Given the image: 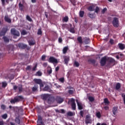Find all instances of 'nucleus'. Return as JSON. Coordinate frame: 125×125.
Here are the masks:
<instances>
[{
	"mask_svg": "<svg viewBox=\"0 0 125 125\" xmlns=\"http://www.w3.org/2000/svg\"><path fill=\"white\" fill-rule=\"evenodd\" d=\"M43 66L44 67V68H46L47 66V62H44L43 63Z\"/></svg>",
	"mask_w": 125,
	"mask_h": 125,
	"instance_id": "63",
	"label": "nucleus"
},
{
	"mask_svg": "<svg viewBox=\"0 0 125 125\" xmlns=\"http://www.w3.org/2000/svg\"><path fill=\"white\" fill-rule=\"evenodd\" d=\"M109 42L111 44H114V40L113 39H110Z\"/></svg>",
	"mask_w": 125,
	"mask_h": 125,
	"instance_id": "59",
	"label": "nucleus"
},
{
	"mask_svg": "<svg viewBox=\"0 0 125 125\" xmlns=\"http://www.w3.org/2000/svg\"><path fill=\"white\" fill-rule=\"evenodd\" d=\"M45 58H46V56L45 55H43L42 56V61H45Z\"/></svg>",
	"mask_w": 125,
	"mask_h": 125,
	"instance_id": "47",
	"label": "nucleus"
},
{
	"mask_svg": "<svg viewBox=\"0 0 125 125\" xmlns=\"http://www.w3.org/2000/svg\"><path fill=\"white\" fill-rule=\"evenodd\" d=\"M69 61H70V57L65 56L64 57V62L65 64L67 65L69 63Z\"/></svg>",
	"mask_w": 125,
	"mask_h": 125,
	"instance_id": "15",
	"label": "nucleus"
},
{
	"mask_svg": "<svg viewBox=\"0 0 125 125\" xmlns=\"http://www.w3.org/2000/svg\"><path fill=\"white\" fill-rule=\"evenodd\" d=\"M73 115L74 114H73V112L71 111L67 112V116H69V117H73Z\"/></svg>",
	"mask_w": 125,
	"mask_h": 125,
	"instance_id": "45",
	"label": "nucleus"
},
{
	"mask_svg": "<svg viewBox=\"0 0 125 125\" xmlns=\"http://www.w3.org/2000/svg\"><path fill=\"white\" fill-rule=\"evenodd\" d=\"M1 108L2 109V110H5V108H6V107L4 104H2L1 105Z\"/></svg>",
	"mask_w": 125,
	"mask_h": 125,
	"instance_id": "56",
	"label": "nucleus"
},
{
	"mask_svg": "<svg viewBox=\"0 0 125 125\" xmlns=\"http://www.w3.org/2000/svg\"><path fill=\"white\" fill-rule=\"evenodd\" d=\"M7 31H8V27H3L0 31V37H4L5 34L7 33Z\"/></svg>",
	"mask_w": 125,
	"mask_h": 125,
	"instance_id": "3",
	"label": "nucleus"
},
{
	"mask_svg": "<svg viewBox=\"0 0 125 125\" xmlns=\"http://www.w3.org/2000/svg\"><path fill=\"white\" fill-rule=\"evenodd\" d=\"M62 51L63 54H66V53H67V51H68V47H64Z\"/></svg>",
	"mask_w": 125,
	"mask_h": 125,
	"instance_id": "35",
	"label": "nucleus"
},
{
	"mask_svg": "<svg viewBox=\"0 0 125 125\" xmlns=\"http://www.w3.org/2000/svg\"><path fill=\"white\" fill-rule=\"evenodd\" d=\"M15 98L17 102H20V101H22V100H24V98L22 96H16Z\"/></svg>",
	"mask_w": 125,
	"mask_h": 125,
	"instance_id": "13",
	"label": "nucleus"
},
{
	"mask_svg": "<svg viewBox=\"0 0 125 125\" xmlns=\"http://www.w3.org/2000/svg\"><path fill=\"white\" fill-rule=\"evenodd\" d=\"M15 121L17 125H20L21 121H20V119H19V117H16Z\"/></svg>",
	"mask_w": 125,
	"mask_h": 125,
	"instance_id": "29",
	"label": "nucleus"
},
{
	"mask_svg": "<svg viewBox=\"0 0 125 125\" xmlns=\"http://www.w3.org/2000/svg\"><path fill=\"white\" fill-rule=\"evenodd\" d=\"M118 46L121 50H124L125 48V46L124 44L120 43L118 44Z\"/></svg>",
	"mask_w": 125,
	"mask_h": 125,
	"instance_id": "21",
	"label": "nucleus"
},
{
	"mask_svg": "<svg viewBox=\"0 0 125 125\" xmlns=\"http://www.w3.org/2000/svg\"><path fill=\"white\" fill-rule=\"evenodd\" d=\"M84 42L85 44H88V43L90 42V39H89V38H85Z\"/></svg>",
	"mask_w": 125,
	"mask_h": 125,
	"instance_id": "25",
	"label": "nucleus"
},
{
	"mask_svg": "<svg viewBox=\"0 0 125 125\" xmlns=\"http://www.w3.org/2000/svg\"><path fill=\"white\" fill-rule=\"evenodd\" d=\"M4 42H9V39L6 36H3L2 38Z\"/></svg>",
	"mask_w": 125,
	"mask_h": 125,
	"instance_id": "28",
	"label": "nucleus"
},
{
	"mask_svg": "<svg viewBox=\"0 0 125 125\" xmlns=\"http://www.w3.org/2000/svg\"><path fill=\"white\" fill-rule=\"evenodd\" d=\"M73 65L78 68V67H80V63H79V62H78L77 61H75V62H74Z\"/></svg>",
	"mask_w": 125,
	"mask_h": 125,
	"instance_id": "36",
	"label": "nucleus"
},
{
	"mask_svg": "<svg viewBox=\"0 0 125 125\" xmlns=\"http://www.w3.org/2000/svg\"><path fill=\"white\" fill-rule=\"evenodd\" d=\"M37 67H38V64H36L34 67L32 68V71H36V69H37Z\"/></svg>",
	"mask_w": 125,
	"mask_h": 125,
	"instance_id": "53",
	"label": "nucleus"
},
{
	"mask_svg": "<svg viewBox=\"0 0 125 125\" xmlns=\"http://www.w3.org/2000/svg\"><path fill=\"white\" fill-rule=\"evenodd\" d=\"M2 119H4L5 120L7 118V114H4L2 115Z\"/></svg>",
	"mask_w": 125,
	"mask_h": 125,
	"instance_id": "46",
	"label": "nucleus"
},
{
	"mask_svg": "<svg viewBox=\"0 0 125 125\" xmlns=\"http://www.w3.org/2000/svg\"><path fill=\"white\" fill-rule=\"evenodd\" d=\"M76 102L77 104L79 110H83V104H82V103H79L78 100H76Z\"/></svg>",
	"mask_w": 125,
	"mask_h": 125,
	"instance_id": "17",
	"label": "nucleus"
},
{
	"mask_svg": "<svg viewBox=\"0 0 125 125\" xmlns=\"http://www.w3.org/2000/svg\"><path fill=\"white\" fill-rule=\"evenodd\" d=\"M33 82H34L35 83H36L37 84L40 85V88H42V87H43L44 85L43 83H42V81L41 79H34L33 80Z\"/></svg>",
	"mask_w": 125,
	"mask_h": 125,
	"instance_id": "1",
	"label": "nucleus"
},
{
	"mask_svg": "<svg viewBox=\"0 0 125 125\" xmlns=\"http://www.w3.org/2000/svg\"><path fill=\"white\" fill-rule=\"evenodd\" d=\"M59 81L61 82V83H64V78L62 77L60 78Z\"/></svg>",
	"mask_w": 125,
	"mask_h": 125,
	"instance_id": "55",
	"label": "nucleus"
},
{
	"mask_svg": "<svg viewBox=\"0 0 125 125\" xmlns=\"http://www.w3.org/2000/svg\"><path fill=\"white\" fill-rule=\"evenodd\" d=\"M107 62V58L106 57H104L101 59L100 63L101 66H105L106 65V62Z\"/></svg>",
	"mask_w": 125,
	"mask_h": 125,
	"instance_id": "8",
	"label": "nucleus"
},
{
	"mask_svg": "<svg viewBox=\"0 0 125 125\" xmlns=\"http://www.w3.org/2000/svg\"><path fill=\"white\" fill-rule=\"evenodd\" d=\"M68 31L70 32V33H72V34H75V28L73 27L70 28L69 29H68Z\"/></svg>",
	"mask_w": 125,
	"mask_h": 125,
	"instance_id": "38",
	"label": "nucleus"
},
{
	"mask_svg": "<svg viewBox=\"0 0 125 125\" xmlns=\"http://www.w3.org/2000/svg\"><path fill=\"white\" fill-rule=\"evenodd\" d=\"M121 88V83H118L116 84V87H115V89L116 90H119Z\"/></svg>",
	"mask_w": 125,
	"mask_h": 125,
	"instance_id": "30",
	"label": "nucleus"
},
{
	"mask_svg": "<svg viewBox=\"0 0 125 125\" xmlns=\"http://www.w3.org/2000/svg\"><path fill=\"white\" fill-rule=\"evenodd\" d=\"M29 45H35L36 44V41H35V39H32L31 40L28 41Z\"/></svg>",
	"mask_w": 125,
	"mask_h": 125,
	"instance_id": "16",
	"label": "nucleus"
},
{
	"mask_svg": "<svg viewBox=\"0 0 125 125\" xmlns=\"http://www.w3.org/2000/svg\"><path fill=\"white\" fill-rule=\"evenodd\" d=\"M56 101L59 104H61V103L64 102V99L60 96H57L56 98Z\"/></svg>",
	"mask_w": 125,
	"mask_h": 125,
	"instance_id": "9",
	"label": "nucleus"
},
{
	"mask_svg": "<svg viewBox=\"0 0 125 125\" xmlns=\"http://www.w3.org/2000/svg\"><path fill=\"white\" fill-rule=\"evenodd\" d=\"M43 91H49V86L46 85L43 89Z\"/></svg>",
	"mask_w": 125,
	"mask_h": 125,
	"instance_id": "31",
	"label": "nucleus"
},
{
	"mask_svg": "<svg viewBox=\"0 0 125 125\" xmlns=\"http://www.w3.org/2000/svg\"><path fill=\"white\" fill-rule=\"evenodd\" d=\"M104 109L105 111H108V110H109V106H105L104 107Z\"/></svg>",
	"mask_w": 125,
	"mask_h": 125,
	"instance_id": "58",
	"label": "nucleus"
},
{
	"mask_svg": "<svg viewBox=\"0 0 125 125\" xmlns=\"http://www.w3.org/2000/svg\"><path fill=\"white\" fill-rule=\"evenodd\" d=\"M71 107L72 110H76V103H75V99L72 98L71 100Z\"/></svg>",
	"mask_w": 125,
	"mask_h": 125,
	"instance_id": "10",
	"label": "nucleus"
},
{
	"mask_svg": "<svg viewBox=\"0 0 125 125\" xmlns=\"http://www.w3.org/2000/svg\"><path fill=\"white\" fill-rule=\"evenodd\" d=\"M96 116L98 119H100L101 118V113L99 111L96 113Z\"/></svg>",
	"mask_w": 125,
	"mask_h": 125,
	"instance_id": "40",
	"label": "nucleus"
},
{
	"mask_svg": "<svg viewBox=\"0 0 125 125\" xmlns=\"http://www.w3.org/2000/svg\"><path fill=\"white\" fill-rule=\"evenodd\" d=\"M107 62H108V63L109 64H112V63H113V66L114 65H115V62H116V61H115V60L112 58H108L107 59Z\"/></svg>",
	"mask_w": 125,
	"mask_h": 125,
	"instance_id": "12",
	"label": "nucleus"
},
{
	"mask_svg": "<svg viewBox=\"0 0 125 125\" xmlns=\"http://www.w3.org/2000/svg\"><path fill=\"white\" fill-rule=\"evenodd\" d=\"M88 99L90 101V102H93V101H94L95 100L94 97L92 96H89L88 97Z\"/></svg>",
	"mask_w": 125,
	"mask_h": 125,
	"instance_id": "34",
	"label": "nucleus"
},
{
	"mask_svg": "<svg viewBox=\"0 0 125 125\" xmlns=\"http://www.w3.org/2000/svg\"><path fill=\"white\" fill-rule=\"evenodd\" d=\"M69 21V17L68 16H65L62 18V22H65L67 23Z\"/></svg>",
	"mask_w": 125,
	"mask_h": 125,
	"instance_id": "27",
	"label": "nucleus"
},
{
	"mask_svg": "<svg viewBox=\"0 0 125 125\" xmlns=\"http://www.w3.org/2000/svg\"><path fill=\"white\" fill-rule=\"evenodd\" d=\"M80 116L83 118V111H80Z\"/></svg>",
	"mask_w": 125,
	"mask_h": 125,
	"instance_id": "60",
	"label": "nucleus"
},
{
	"mask_svg": "<svg viewBox=\"0 0 125 125\" xmlns=\"http://www.w3.org/2000/svg\"><path fill=\"white\" fill-rule=\"evenodd\" d=\"M16 102H17L16 100H15V98H14V99L11 100L10 101V103L12 104V103H16Z\"/></svg>",
	"mask_w": 125,
	"mask_h": 125,
	"instance_id": "51",
	"label": "nucleus"
},
{
	"mask_svg": "<svg viewBox=\"0 0 125 125\" xmlns=\"http://www.w3.org/2000/svg\"><path fill=\"white\" fill-rule=\"evenodd\" d=\"M83 15H84V12L83 11H81L80 12V17H83Z\"/></svg>",
	"mask_w": 125,
	"mask_h": 125,
	"instance_id": "42",
	"label": "nucleus"
},
{
	"mask_svg": "<svg viewBox=\"0 0 125 125\" xmlns=\"http://www.w3.org/2000/svg\"><path fill=\"white\" fill-rule=\"evenodd\" d=\"M26 19L28 20V21H29V22H32V21H33L32 18H31V17H30L28 15L26 16Z\"/></svg>",
	"mask_w": 125,
	"mask_h": 125,
	"instance_id": "43",
	"label": "nucleus"
},
{
	"mask_svg": "<svg viewBox=\"0 0 125 125\" xmlns=\"http://www.w3.org/2000/svg\"><path fill=\"white\" fill-rule=\"evenodd\" d=\"M112 24L115 28H118L120 25L119 24V19L118 18H114L112 21Z\"/></svg>",
	"mask_w": 125,
	"mask_h": 125,
	"instance_id": "2",
	"label": "nucleus"
},
{
	"mask_svg": "<svg viewBox=\"0 0 125 125\" xmlns=\"http://www.w3.org/2000/svg\"><path fill=\"white\" fill-rule=\"evenodd\" d=\"M11 33L12 35H13L14 36H16L17 37H19V36H20V33H19V31L16 30L15 28L11 29Z\"/></svg>",
	"mask_w": 125,
	"mask_h": 125,
	"instance_id": "7",
	"label": "nucleus"
},
{
	"mask_svg": "<svg viewBox=\"0 0 125 125\" xmlns=\"http://www.w3.org/2000/svg\"><path fill=\"white\" fill-rule=\"evenodd\" d=\"M94 7H95L94 5H91L87 8V10L89 11H94Z\"/></svg>",
	"mask_w": 125,
	"mask_h": 125,
	"instance_id": "22",
	"label": "nucleus"
},
{
	"mask_svg": "<svg viewBox=\"0 0 125 125\" xmlns=\"http://www.w3.org/2000/svg\"><path fill=\"white\" fill-rule=\"evenodd\" d=\"M106 11H107V8H104L103 9V10L102 11L103 14H104V13H105Z\"/></svg>",
	"mask_w": 125,
	"mask_h": 125,
	"instance_id": "54",
	"label": "nucleus"
},
{
	"mask_svg": "<svg viewBox=\"0 0 125 125\" xmlns=\"http://www.w3.org/2000/svg\"><path fill=\"white\" fill-rule=\"evenodd\" d=\"M21 35H23V36H25V35H27V32L25 30H22L21 32Z\"/></svg>",
	"mask_w": 125,
	"mask_h": 125,
	"instance_id": "52",
	"label": "nucleus"
},
{
	"mask_svg": "<svg viewBox=\"0 0 125 125\" xmlns=\"http://www.w3.org/2000/svg\"><path fill=\"white\" fill-rule=\"evenodd\" d=\"M99 11H100V9L99 8V7H98V6H97L95 10V12L96 13H98V12H99Z\"/></svg>",
	"mask_w": 125,
	"mask_h": 125,
	"instance_id": "44",
	"label": "nucleus"
},
{
	"mask_svg": "<svg viewBox=\"0 0 125 125\" xmlns=\"http://www.w3.org/2000/svg\"><path fill=\"white\" fill-rule=\"evenodd\" d=\"M68 92L69 94L72 95V94H74V90H69Z\"/></svg>",
	"mask_w": 125,
	"mask_h": 125,
	"instance_id": "50",
	"label": "nucleus"
},
{
	"mask_svg": "<svg viewBox=\"0 0 125 125\" xmlns=\"http://www.w3.org/2000/svg\"><path fill=\"white\" fill-rule=\"evenodd\" d=\"M19 7L21 11H23V10L24 9V5H23L21 3V2L19 3Z\"/></svg>",
	"mask_w": 125,
	"mask_h": 125,
	"instance_id": "26",
	"label": "nucleus"
},
{
	"mask_svg": "<svg viewBox=\"0 0 125 125\" xmlns=\"http://www.w3.org/2000/svg\"><path fill=\"white\" fill-rule=\"evenodd\" d=\"M17 88L18 89L19 93H21V92L23 91V87L22 86V85H19L18 86L17 85H14V90H17Z\"/></svg>",
	"mask_w": 125,
	"mask_h": 125,
	"instance_id": "5",
	"label": "nucleus"
},
{
	"mask_svg": "<svg viewBox=\"0 0 125 125\" xmlns=\"http://www.w3.org/2000/svg\"><path fill=\"white\" fill-rule=\"evenodd\" d=\"M85 123L86 125H88V124H92V120H91V116H90V115L88 114L86 116Z\"/></svg>",
	"mask_w": 125,
	"mask_h": 125,
	"instance_id": "4",
	"label": "nucleus"
},
{
	"mask_svg": "<svg viewBox=\"0 0 125 125\" xmlns=\"http://www.w3.org/2000/svg\"><path fill=\"white\" fill-rule=\"evenodd\" d=\"M42 29H39L38 32V35H42Z\"/></svg>",
	"mask_w": 125,
	"mask_h": 125,
	"instance_id": "57",
	"label": "nucleus"
},
{
	"mask_svg": "<svg viewBox=\"0 0 125 125\" xmlns=\"http://www.w3.org/2000/svg\"><path fill=\"white\" fill-rule=\"evenodd\" d=\"M89 63H91V64H95V61L93 59H89L88 60Z\"/></svg>",
	"mask_w": 125,
	"mask_h": 125,
	"instance_id": "39",
	"label": "nucleus"
},
{
	"mask_svg": "<svg viewBox=\"0 0 125 125\" xmlns=\"http://www.w3.org/2000/svg\"><path fill=\"white\" fill-rule=\"evenodd\" d=\"M42 72H41L40 71H38L36 73V76H39V77H41V76H42Z\"/></svg>",
	"mask_w": 125,
	"mask_h": 125,
	"instance_id": "48",
	"label": "nucleus"
},
{
	"mask_svg": "<svg viewBox=\"0 0 125 125\" xmlns=\"http://www.w3.org/2000/svg\"><path fill=\"white\" fill-rule=\"evenodd\" d=\"M47 72L48 73V74H49V75H50V74H52V68H51V67H48Z\"/></svg>",
	"mask_w": 125,
	"mask_h": 125,
	"instance_id": "32",
	"label": "nucleus"
},
{
	"mask_svg": "<svg viewBox=\"0 0 125 125\" xmlns=\"http://www.w3.org/2000/svg\"><path fill=\"white\" fill-rule=\"evenodd\" d=\"M39 88V85L38 84H34V86L32 88V90L33 92L37 91Z\"/></svg>",
	"mask_w": 125,
	"mask_h": 125,
	"instance_id": "20",
	"label": "nucleus"
},
{
	"mask_svg": "<svg viewBox=\"0 0 125 125\" xmlns=\"http://www.w3.org/2000/svg\"><path fill=\"white\" fill-rule=\"evenodd\" d=\"M7 86V83L6 82L2 83V87H6Z\"/></svg>",
	"mask_w": 125,
	"mask_h": 125,
	"instance_id": "41",
	"label": "nucleus"
},
{
	"mask_svg": "<svg viewBox=\"0 0 125 125\" xmlns=\"http://www.w3.org/2000/svg\"><path fill=\"white\" fill-rule=\"evenodd\" d=\"M37 123L39 125H44V124L42 122V118L41 116H38Z\"/></svg>",
	"mask_w": 125,
	"mask_h": 125,
	"instance_id": "11",
	"label": "nucleus"
},
{
	"mask_svg": "<svg viewBox=\"0 0 125 125\" xmlns=\"http://www.w3.org/2000/svg\"><path fill=\"white\" fill-rule=\"evenodd\" d=\"M122 97L124 101V104H125V95L122 94Z\"/></svg>",
	"mask_w": 125,
	"mask_h": 125,
	"instance_id": "64",
	"label": "nucleus"
},
{
	"mask_svg": "<svg viewBox=\"0 0 125 125\" xmlns=\"http://www.w3.org/2000/svg\"><path fill=\"white\" fill-rule=\"evenodd\" d=\"M77 41L79 43L81 44H82L83 43V38H82V36H79L77 38Z\"/></svg>",
	"mask_w": 125,
	"mask_h": 125,
	"instance_id": "24",
	"label": "nucleus"
},
{
	"mask_svg": "<svg viewBox=\"0 0 125 125\" xmlns=\"http://www.w3.org/2000/svg\"><path fill=\"white\" fill-rule=\"evenodd\" d=\"M4 21L7 23H11V19L9 18L8 15H5L4 17Z\"/></svg>",
	"mask_w": 125,
	"mask_h": 125,
	"instance_id": "18",
	"label": "nucleus"
},
{
	"mask_svg": "<svg viewBox=\"0 0 125 125\" xmlns=\"http://www.w3.org/2000/svg\"><path fill=\"white\" fill-rule=\"evenodd\" d=\"M88 17H90V18H91L92 19H93L94 18H95V16H94V14H90L89 13L88 14Z\"/></svg>",
	"mask_w": 125,
	"mask_h": 125,
	"instance_id": "37",
	"label": "nucleus"
},
{
	"mask_svg": "<svg viewBox=\"0 0 125 125\" xmlns=\"http://www.w3.org/2000/svg\"><path fill=\"white\" fill-rule=\"evenodd\" d=\"M48 95L47 94H43L41 96L42 99H43V100H46L47 98H48Z\"/></svg>",
	"mask_w": 125,
	"mask_h": 125,
	"instance_id": "23",
	"label": "nucleus"
},
{
	"mask_svg": "<svg viewBox=\"0 0 125 125\" xmlns=\"http://www.w3.org/2000/svg\"><path fill=\"white\" fill-rule=\"evenodd\" d=\"M48 61L49 63H55V64L58 63V61L56 59V58L53 57H50L49 58V60H48Z\"/></svg>",
	"mask_w": 125,
	"mask_h": 125,
	"instance_id": "6",
	"label": "nucleus"
},
{
	"mask_svg": "<svg viewBox=\"0 0 125 125\" xmlns=\"http://www.w3.org/2000/svg\"><path fill=\"white\" fill-rule=\"evenodd\" d=\"M18 46L20 48H21V49H25V48H27V45L23 44V43H19Z\"/></svg>",
	"mask_w": 125,
	"mask_h": 125,
	"instance_id": "14",
	"label": "nucleus"
},
{
	"mask_svg": "<svg viewBox=\"0 0 125 125\" xmlns=\"http://www.w3.org/2000/svg\"><path fill=\"white\" fill-rule=\"evenodd\" d=\"M60 113H62V114H65V110L64 109H61Z\"/></svg>",
	"mask_w": 125,
	"mask_h": 125,
	"instance_id": "61",
	"label": "nucleus"
},
{
	"mask_svg": "<svg viewBox=\"0 0 125 125\" xmlns=\"http://www.w3.org/2000/svg\"><path fill=\"white\" fill-rule=\"evenodd\" d=\"M70 1L73 5H76V0H70Z\"/></svg>",
	"mask_w": 125,
	"mask_h": 125,
	"instance_id": "49",
	"label": "nucleus"
},
{
	"mask_svg": "<svg viewBox=\"0 0 125 125\" xmlns=\"http://www.w3.org/2000/svg\"><path fill=\"white\" fill-rule=\"evenodd\" d=\"M31 69H32V68L31 67V66H30V65H28L26 68V70H31Z\"/></svg>",
	"mask_w": 125,
	"mask_h": 125,
	"instance_id": "62",
	"label": "nucleus"
},
{
	"mask_svg": "<svg viewBox=\"0 0 125 125\" xmlns=\"http://www.w3.org/2000/svg\"><path fill=\"white\" fill-rule=\"evenodd\" d=\"M104 103L105 105H109V104H110V102H109L107 98H105L104 99Z\"/></svg>",
	"mask_w": 125,
	"mask_h": 125,
	"instance_id": "33",
	"label": "nucleus"
},
{
	"mask_svg": "<svg viewBox=\"0 0 125 125\" xmlns=\"http://www.w3.org/2000/svg\"><path fill=\"white\" fill-rule=\"evenodd\" d=\"M112 112H113V115L116 116V115H117V113H118V107L114 106L112 108Z\"/></svg>",
	"mask_w": 125,
	"mask_h": 125,
	"instance_id": "19",
	"label": "nucleus"
}]
</instances>
